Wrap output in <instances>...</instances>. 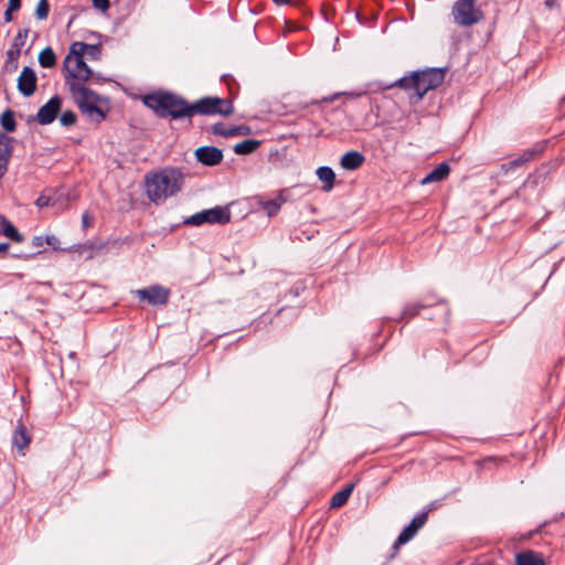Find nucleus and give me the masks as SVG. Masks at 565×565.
<instances>
[{
    "label": "nucleus",
    "instance_id": "nucleus-1",
    "mask_svg": "<svg viewBox=\"0 0 565 565\" xmlns=\"http://www.w3.org/2000/svg\"><path fill=\"white\" fill-rule=\"evenodd\" d=\"M75 66L68 65L67 78L73 81L70 83V92L75 99L76 105L83 114H86L90 118L96 117L95 120L100 122L105 119L106 114L97 106V103L102 100V97L85 86V82H88L93 75V71L85 63L84 57L74 61Z\"/></svg>",
    "mask_w": 565,
    "mask_h": 565
},
{
    "label": "nucleus",
    "instance_id": "nucleus-2",
    "mask_svg": "<svg viewBox=\"0 0 565 565\" xmlns=\"http://www.w3.org/2000/svg\"><path fill=\"white\" fill-rule=\"evenodd\" d=\"M446 75V68L428 67L404 75L395 82L385 85L384 89L399 88L408 94L411 103L420 102L427 92L439 87Z\"/></svg>",
    "mask_w": 565,
    "mask_h": 565
},
{
    "label": "nucleus",
    "instance_id": "nucleus-3",
    "mask_svg": "<svg viewBox=\"0 0 565 565\" xmlns=\"http://www.w3.org/2000/svg\"><path fill=\"white\" fill-rule=\"evenodd\" d=\"M143 104L160 118L170 117L177 120L192 118L195 115L193 103L169 92L148 94L143 97Z\"/></svg>",
    "mask_w": 565,
    "mask_h": 565
},
{
    "label": "nucleus",
    "instance_id": "nucleus-4",
    "mask_svg": "<svg viewBox=\"0 0 565 565\" xmlns=\"http://www.w3.org/2000/svg\"><path fill=\"white\" fill-rule=\"evenodd\" d=\"M183 185V173L179 168H163L159 172L146 175V192L156 204L177 194Z\"/></svg>",
    "mask_w": 565,
    "mask_h": 565
},
{
    "label": "nucleus",
    "instance_id": "nucleus-5",
    "mask_svg": "<svg viewBox=\"0 0 565 565\" xmlns=\"http://www.w3.org/2000/svg\"><path fill=\"white\" fill-rule=\"evenodd\" d=\"M195 114L203 116L221 115L231 116L234 113V106L230 98H221L216 96H207L193 103Z\"/></svg>",
    "mask_w": 565,
    "mask_h": 565
},
{
    "label": "nucleus",
    "instance_id": "nucleus-6",
    "mask_svg": "<svg viewBox=\"0 0 565 565\" xmlns=\"http://www.w3.org/2000/svg\"><path fill=\"white\" fill-rule=\"evenodd\" d=\"M477 0H457L452 7V17L460 26H471L482 20L483 13L476 8Z\"/></svg>",
    "mask_w": 565,
    "mask_h": 565
},
{
    "label": "nucleus",
    "instance_id": "nucleus-7",
    "mask_svg": "<svg viewBox=\"0 0 565 565\" xmlns=\"http://www.w3.org/2000/svg\"><path fill=\"white\" fill-rule=\"evenodd\" d=\"M231 221V211L228 206H215L213 209L203 210L192 216L185 218L183 224L200 226L204 223L224 225Z\"/></svg>",
    "mask_w": 565,
    "mask_h": 565
},
{
    "label": "nucleus",
    "instance_id": "nucleus-8",
    "mask_svg": "<svg viewBox=\"0 0 565 565\" xmlns=\"http://www.w3.org/2000/svg\"><path fill=\"white\" fill-rule=\"evenodd\" d=\"M140 300L147 301L151 306L167 305L170 297V290L161 285H151L148 288L132 291Z\"/></svg>",
    "mask_w": 565,
    "mask_h": 565
},
{
    "label": "nucleus",
    "instance_id": "nucleus-9",
    "mask_svg": "<svg viewBox=\"0 0 565 565\" xmlns=\"http://www.w3.org/2000/svg\"><path fill=\"white\" fill-rule=\"evenodd\" d=\"M62 106V98L58 95L53 96L49 99L47 103H45L42 107H40L35 120L40 125H50L52 124L58 111L61 110Z\"/></svg>",
    "mask_w": 565,
    "mask_h": 565
},
{
    "label": "nucleus",
    "instance_id": "nucleus-10",
    "mask_svg": "<svg viewBox=\"0 0 565 565\" xmlns=\"http://www.w3.org/2000/svg\"><path fill=\"white\" fill-rule=\"evenodd\" d=\"M196 160L207 167H214L223 160V151L213 146H203L195 150Z\"/></svg>",
    "mask_w": 565,
    "mask_h": 565
},
{
    "label": "nucleus",
    "instance_id": "nucleus-11",
    "mask_svg": "<svg viewBox=\"0 0 565 565\" xmlns=\"http://www.w3.org/2000/svg\"><path fill=\"white\" fill-rule=\"evenodd\" d=\"M36 74L30 66H24L18 78V90L25 97L34 94L36 90Z\"/></svg>",
    "mask_w": 565,
    "mask_h": 565
},
{
    "label": "nucleus",
    "instance_id": "nucleus-12",
    "mask_svg": "<svg viewBox=\"0 0 565 565\" xmlns=\"http://www.w3.org/2000/svg\"><path fill=\"white\" fill-rule=\"evenodd\" d=\"M14 139L0 131V179L7 173L13 153Z\"/></svg>",
    "mask_w": 565,
    "mask_h": 565
},
{
    "label": "nucleus",
    "instance_id": "nucleus-13",
    "mask_svg": "<svg viewBox=\"0 0 565 565\" xmlns=\"http://www.w3.org/2000/svg\"><path fill=\"white\" fill-rule=\"evenodd\" d=\"M559 164L561 160L558 158L542 163L533 173H531L527 177L525 184H532V186H536L541 181H544L552 172L556 171Z\"/></svg>",
    "mask_w": 565,
    "mask_h": 565
},
{
    "label": "nucleus",
    "instance_id": "nucleus-14",
    "mask_svg": "<svg viewBox=\"0 0 565 565\" xmlns=\"http://www.w3.org/2000/svg\"><path fill=\"white\" fill-rule=\"evenodd\" d=\"M365 161L364 156L355 150L344 153L340 160V164L345 170H356Z\"/></svg>",
    "mask_w": 565,
    "mask_h": 565
},
{
    "label": "nucleus",
    "instance_id": "nucleus-15",
    "mask_svg": "<svg viewBox=\"0 0 565 565\" xmlns=\"http://www.w3.org/2000/svg\"><path fill=\"white\" fill-rule=\"evenodd\" d=\"M515 565H546L542 554L534 551H523L515 555Z\"/></svg>",
    "mask_w": 565,
    "mask_h": 565
},
{
    "label": "nucleus",
    "instance_id": "nucleus-16",
    "mask_svg": "<svg viewBox=\"0 0 565 565\" xmlns=\"http://www.w3.org/2000/svg\"><path fill=\"white\" fill-rule=\"evenodd\" d=\"M0 234L15 243H21L24 239L23 235L4 215H0Z\"/></svg>",
    "mask_w": 565,
    "mask_h": 565
},
{
    "label": "nucleus",
    "instance_id": "nucleus-17",
    "mask_svg": "<svg viewBox=\"0 0 565 565\" xmlns=\"http://www.w3.org/2000/svg\"><path fill=\"white\" fill-rule=\"evenodd\" d=\"M12 443L19 450H24L29 447L31 437L28 434L26 427L22 423L18 424L12 437Z\"/></svg>",
    "mask_w": 565,
    "mask_h": 565
},
{
    "label": "nucleus",
    "instance_id": "nucleus-18",
    "mask_svg": "<svg viewBox=\"0 0 565 565\" xmlns=\"http://www.w3.org/2000/svg\"><path fill=\"white\" fill-rule=\"evenodd\" d=\"M317 177L321 182H323L322 190L324 192H329L334 186L335 173L330 167L323 166L319 167L316 171Z\"/></svg>",
    "mask_w": 565,
    "mask_h": 565
},
{
    "label": "nucleus",
    "instance_id": "nucleus-19",
    "mask_svg": "<svg viewBox=\"0 0 565 565\" xmlns=\"http://www.w3.org/2000/svg\"><path fill=\"white\" fill-rule=\"evenodd\" d=\"M88 44L84 42H74L70 46V52L64 58V70H68V64H71L72 61H75L77 58H83L85 55V51L87 50Z\"/></svg>",
    "mask_w": 565,
    "mask_h": 565
},
{
    "label": "nucleus",
    "instance_id": "nucleus-20",
    "mask_svg": "<svg viewBox=\"0 0 565 565\" xmlns=\"http://www.w3.org/2000/svg\"><path fill=\"white\" fill-rule=\"evenodd\" d=\"M353 488H354V484L351 483V484L344 487L343 489H341L340 491L335 492L332 495L331 501H330L331 508H340L343 504H345L353 491Z\"/></svg>",
    "mask_w": 565,
    "mask_h": 565
},
{
    "label": "nucleus",
    "instance_id": "nucleus-21",
    "mask_svg": "<svg viewBox=\"0 0 565 565\" xmlns=\"http://www.w3.org/2000/svg\"><path fill=\"white\" fill-rule=\"evenodd\" d=\"M0 125L3 132H13L17 129L15 114L12 109L7 108L0 116Z\"/></svg>",
    "mask_w": 565,
    "mask_h": 565
},
{
    "label": "nucleus",
    "instance_id": "nucleus-22",
    "mask_svg": "<svg viewBox=\"0 0 565 565\" xmlns=\"http://www.w3.org/2000/svg\"><path fill=\"white\" fill-rule=\"evenodd\" d=\"M260 146V141L256 139H246L236 143L233 148L237 154L253 153Z\"/></svg>",
    "mask_w": 565,
    "mask_h": 565
},
{
    "label": "nucleus",
    "instance_id": "nucleus-23",
    "mask_svg": "<svg viewBox=\"0 0 565 565\" xmlns=\"http://www.w3.org/2000/svg\"><path fill=\"white\" fill-rule=\"evenodd\" d=\"M431 306H433L431 302H422V301L408 303L405 306V308L402 312L401 319H403V318L412 319V318L418 316V313L422 309L429 308Z\"/></svg>",
    "mask_w": 565,
    "mask_h": 565
},
{
    "label": "nucleus",
    "instance_id": "nucleus-24",
    "mask_svg": "<svg viewBox=\"0 0 565 565\" xmlns=\"http://www.w3.org/2000/svg\"><path fill=\"white\" fill-rule=\"evenodd\" d=\"M39 64L44 68H51L56 64V55L51 46H46L39 54Z\"/></svg>",
    "mask_w": 565,
    "mask_h": 565
},
{
    "label": "nucleus",
    "instance_id": "nucleus-25",
    "mask_svg": "<svg viewBox=\"0 0 565 565\" xmlns=\"http://www.w3.org/2000/svg\"><path fill=\"white\" fill-rule=\"evenodd\" d=\"M544 143H537L533 148L523 151V153L516 158L521 167L534 160L536 156L541 154L544 151Z\"/></svg>",
    "mask_w": 565,
    "mask_h": 565
},
{
    "label": "nucleus",
    "instance_id": "nucleus-26",
    "mask_svg": "<svg viewBox=\"0 0 565 565\" xmlns=\"http://www.w3.org/2000/svg\"><path fill=\"white\" fill-rule=\"evenodd\" d=\"M416 534L417 531H415L409 524L405 526L393 544L395 553H397L401 545L408 543Z\"/></svg>",
    "mask_w": 565,
    "mask_h": 565
},
{
    "label": "nucleus",
    "instance_id": "nucleus-27",
    "mask_svg": "<svg viewBox=\"0 0 565 565\" xmlns=\"http://www.w3.org/2000/svg\"><path fill=\"white\" fill-rule=\"evenodd\" d=\"M422 302H431L433 306H435V305L440 306L443 309L444 316H445V322L449 321L450 310H449L448 303L445 300L439 299L437 297V295H435L434 292L427 294L424 297V300H422Z\"/></svg>",
    "mask_w": 565,
    "mask_h": 565
},
{
    "label": "nucleus",
    "instance_id": "nucleus-28",
    "mask_svg": "<svg viewBox=\"0 0 565 565\" xmlns=\"http://www.w3.org/2000/svg\"><path fill=\"white\" fill-rule=\"evenodd\" d=\"M284 202H285V200H282L281 198L268 200L263 203V209L267 213L268 216H274L279 212L281 204Z\"/></svg>",
    "mask_w": 565,
    "mask_h": 565
},
{
    "label": "nucleus",
    "instance_id": "nucleus-29",
    "mask_svg": "<svg viewBox=\"0 0 565 565\" xmlns=\"http://www.w3.org/2000/svg\"><path fill=\"white\" fill-rule=\"evenodd\" d=\"M430 173L437 182H440L449 175L450 166L447 162H441Z\"/></svg>",
    "mask_w": 565,
    "mask_h": 565
},
{
    "label": "nucleus",
    "instance_id": "nucleus-30",
    "mask_svg": "<svg viewBox=\"0 0 565 565\" xmlns=\"http://www.w3.org/2000/svg\"><path fill=\"white\" fill-rule=\"evenodd\" d=\"M428 520V512L427 511H422V512H418L414 518L413 520L411 521L409 525L415 530V531H419L427 522Z\"/></svg>",
    "mask_w": 565,
    "mask_h": 565
},
{
    "label": "nucleus",
    "instance_id": "nucleus-31",
    "mask_svg": "<svg viewBox=\"0 0 565 565\" xmlns=\"http://www.w3.org/2000/svg\"><path fill=\"white\" fill-rule=\"evenodd\" d=\"M50 11V4L47 0H39V3L35 9V15L39 20H44L47 18Z\"/></svg>",
    "mask_w": 565,
    "mask_h": 565
},
{
    "label": "nucleus",
    "instance_id": "nucleus-32",
    "mask_svg": "<svg viewBox=\"0 0 565 565\" xmlns=\"http://www.w3.org/2000/svg\"><path fill=\"white\" fill-rule=\"evenodd\" d=\"M76 119V114L73 110H65L60 117L61 124L65 127L74 125Z\"/></svg>",
    "mask_w": 565,
    "mask_h": 565
},
{
    "label": "nucleus",
    "instance_id": "nucleus-33",
    "mask_svg": "<svg viewBox=\"0 0 565 565\" xmlns=\"http://www.w3.org/2000/svg\"><path fill=\"white\" fill-rule=\"evenodd\" d=\"M250 134V128L245 125L228 127V137L246 136Z\"/></svg>",
    "mask_w": 565,
    "mask_h": 565
},
{
    "label": "nucleus",
    "instance_id": "nucleus-34",
    "mask_svg": "<svg viewBox=\"0 0 565 565\" xmlns=\"http://www.w3.org/2000/svg\"><path fill=\"white\" fill-rule=\"evenodd\" d=\"M28 35H29V29L19 30L17 36L14 38L12 46L21 50L25 43Z\"/></svg>",
    "mask_w": 565,
    "mask_h": 565
},
{
    "label": "nucleus",
    "instance_id": "nucleus-35",
    "mask_svg": "<svg viewBox=\"0 0 565 565\" xmlns=\"http://www.w3.org/2000/svg\"><path fill=\"white\" fill-rule=\"evenodd\" d=\"M85 54L88 55L92 60H99L102 55V46L100 44H88L87 50L85 51Z\"/></svg>",
    "mask_w": 565,
    "mask_h": 565
},
{
    "label": "nucleus",
    "instance_id": "nucleus-36",
    "mask_svg": "<svg viewBox=\"0 0 565 565\" xmlns=\"http://www.w3.org/2000/svg\"><path fill=\"white\" fill-rule=\"evenodd\" d=\"M520 167H521V164H520V162L518 161V159L515 158V159H513V160H511V161H509V162L502 163V164L500 166V172H501L502 174H507V173H509L510 171H512V170H514V169H516V168H520Z\"/></svg>",
    "mask_w": 565,
    "mask_h": 565
},
{
    "label": "nucleus",
    "instance_id": "nucleus-37",
    "mask_svg": "<svg viewBox=\"0 0 565 565\" xmlns=\"http://www.w3.org/2000/svg\"><path fill=\"white\" fill-rule=\"evenodd\" d=\"M211 131L214 135L228 137V127H226L223 122H216L211 127Z\"/></svg>",
    "mask_w": 565,
    "mask_h": 565
},
{
    "label": "nucleus",
    "instance_id": "nucleus-38",
    "mask_svg": "<svg viewBox=\"0 0 565 565\" xmlns=\"http://www.w3.org/2000/svg\"><path fill=\"white\" fill-rule=\"evenodd\" d=\"M45 244L50 245L54 250L61 249V242L55 235H46Z\"/></svg>",
    "mask_w": 565,
    "mask_h": 565
},
{
    "label": "nucleus",
    "instance_id": "nucleus-39",
    "mask_svg": "<svg viewBox=\"0 0 565 565\" xmlns=\"http://www.w3.org/2000/svg\"><path fill=\"white\" fill-rule=\"evenodd\" d=\"M18 65V61H6L2 66V72L11 74L17 71Z\"/></svg>",
    "mask_w": 565,
    "mask_h": 565
},
{
    "label": "nucleus",
    "instance_id": "nucleus-40",
    "mask_svg": "<svg viewBox=\"0 0 565 565\" xmlns=\"http://www.w3.org/2000/svg\"><path fill=\"white\" fill-rule=\"evenodd\" d=\"M21 50L11 45V47L7 51V60L6 61H18L20 56Z\"/></svg>",
    "mask_w": 565,
    "mask_h": 565
},
{
    "label": "nucleus",
    "instance_id": "nucleus-41",
    "mask_svg": "<svg viewBox=\"0 0 565 565\" xmlns=\"http://www.w3.org/2000/svg\"><path fill=\"white\" fill-rule=\"evenodd\" d=\"M94 8L105 12L109 9L110 2L109 0H92Z\"/></svg>",
    "mask_w": 565,
    "mask_h": 565
},
{
    "label": "nucleus",
    "instance_id": "nucleus-42",
    "mask_svg": "<svg viewBox=\"0 0 565 565\" xmlns=\"http://www.w3.org/2000/svg\"><path fill=\"white\" fill-rule=\"evenodd\" d=\"M35 204H36L38 207L42 209V207L49 206V205H51L53 203L51 202V198L50 196L41 194L36 199Z\"/></svg>",
    "mask_w": 565,
    "mask_h": 565
},
{
    "label": "nucleus",
    "instance_id": "nucleus-43",
    "mask_svg": "<svg viewBox=\"0 0 565 565\" xmlns=\"http://www.w3.org/2000/svg\"><path fill=\"white\" fill-rule=\"evenodd\" d=\"M45 244V237L44 236H34L31 241V245L34 248H40Z\"/></svg>",
    "mask_w": 565,
    "mask_h": 565
},
{
    "label": "nucleus",
    "instance_id": "nucleus-44",
    "mask_svg": "<svg viewBox=\"0 0 565 565\" xmlns=\"http://www.w3.org/2000/svg\"><path fill=\"white\" fill-rule=\"evenodd\" d=\"M38 254H40V252H35V253H31V254L19 253V254H13L12 257L28 260V259L35 257Z\"/></svg>",
    "mask_w": 565,
    "mask_h": 565
},
{
    "label": "nucleus",
    "instance_id": "nucleus-45",
    "mask_svg": "<svg viewBox=\"0 0 565 565\" xmlns=\"http://www.w3.org/2000/svg\"><path fill=\"white\" fill-rule=\"evenodd\" d=\"M89 81H92L93 83H96V84H102V83L106 82L107 79L102 74L93 72V75L89 78Z\"/></svg>",
    "mask_w": 565,
    "mask_h": 565
},
{
    "label": "nucleus",
    "instance_id": "nucleus-46",
    "mask_svg": "<svg viewBox=\"0 0 565 565\" xmlns=\"http://www.w3.org/2000/svg\"><path fill=\"white\" fill-rule=\"evenodd\" d=\"M21 6V0H9L10 10H18Z\"/></svg>",
    "mask_w": 565,
    "mask_h": 565
},
{
    "label": "nucleus",
    "instance_id": "nucleus-47",
    "mask_svg": "<svg viewBox=\"0 0 565 565\" xmlns=\"http://www.w3.org/2000/svg\"><path fill=\"white\" fill-rule=\"evenodd\" d=\"M433 182H437L433 174L429 172L423 180H422V184H428V183H433Z\"/></svg>",
    "mask_w": 565,
    "mask_h": 565
},
{
    "label": "nucleus",
    "instance_id": "nucleus-48",
    "mask_svg": "<svg viewBox=\"0 0 565 565\" xmlns=\"http://www.w3.org/2000/svg\"><path fill=\"white\" fill-rule=\"evenodd\" d=\"M12 11L13 10H10V8H8L7 11L4 12V21L6 22H10L12 20Z\"/></svg>",
    "mask_w": 565,
    "mask_h": 565
},
{
    "label": "nucleus",
    "instance_id": "nucleus-49",
    "mask_svg": "<svg viewBox=\"0 0 565 565\" xmlns=\"http://www.w3.org/2000/svg\"><path fill=\"white\" fill-rule=\"evenodd\" d=\"M82 221H83V226L84 227H87L89 225V216L87 213H84L83 216H82Z\"/></svg>",
    "mask_w": 565,
    "mask_h": 565
},
{
    "label": "nucleus",
    "instance_id": "nucleus-50",
    "mask_svg": "<svg viewBox=\"0 0 565 565\" xmlns=\"http://www.w3.org/2000/svg\"><path fill=\"white\" fill-rule=\"evenodd\" d=\"M10 244L9 243H0V253H4L9 249Z\"/></svg>",
    "mask_w": 565,
    "mask_h": 565
},
{
    "label": "nucleus",
    "instance_id": "nucleus-51",
    "mask_svg": "<svg viewBox=\"0 0 565 565\" xmlns=\"http://www.w3.org/2000/svg\"><path fill=\"white\" fill-rule=\"evenodd\" d=\"M273 2L277 6H285L290 2V0H273Z\"/></svg>",
    "mask_w": 565,
    "mask_h": 565
},
{
    "label": "nucleus",
    "instance_id": "nucleus-52",
    "mask_svg": "<svg viewBox=\"0 0 565 565\" xmlns=\"http://www.w3.org/2000/svg\"><path fill=\"white\" fill-rule=\"evenodd\" d=\"M338 96H339V94H334V95H333V96H331V97H326V98H323V102H332V100H334Z\"/></svg>",
    "mask_w": 565,
    "mask_h": 565
},
{
    "label": "nucleus",
    "instance_id": "nucleus-53",
    "mask_svg": "<svg viewBox=\"0 0 565 565\" xmlns=\"http://www.w3.org/2000/svg\"><path fill=\"white\" fill-rule=\"evenodd\" d=\"M222 79H223L224 82H226V84H227V85H230V82H228V81L231 79V75H223V76H222Z\"/></svg>",
    "mask_w": 565,
    "mask_h": 565
},
{
    "label": "nucleus",
    "instance_id": "nucleus-54",
    "mask_svg": "<svg viewBox=\"0 0 565 565\" xmlns=\"http://www.w3.org/2000/svg\"><path fill=\"white\" fill-rule=\"evenodd\" d=\"M350 96H353V97H361L362 94H349Z\"/></svg>",
    "mask_w": 565,
    "mask_h": 565
}]
</instances>
